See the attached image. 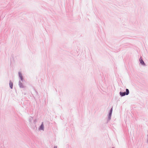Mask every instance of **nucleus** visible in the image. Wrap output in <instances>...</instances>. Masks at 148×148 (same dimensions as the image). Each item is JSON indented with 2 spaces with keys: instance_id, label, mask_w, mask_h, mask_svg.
Segmentation results:
<instances>
[{
  "instance_id": "obj_3",
  "label": "nucleus",
  "mask_w": 148,
  "mask_h": 148,
  "mask_svg": "<svg viewBox=\"0 0 148 148\" xmlns=\"http://www.w3.org/2000/svg\"><path fill=\"white\" fill-rule=\"evenodd\" d=\"M13 83L11 82L10 81V86L11 88H12L13 87Z\"/></svg>"
},
{
  "instance_id": "obj_4",
  "label": "nucleus",
  "mask_w": 148,
  "mask_h": 148,
  "mask_svg": "<svg viewBox=\"0 0 148 148\" xmlns=\"http://www.w3.org/2000/svg\"><path fill=\"white\" fill-rule=\"evenodd\" d=\"M140 61L141 64H144V62L143 61V60L141 58H140Z\"/></svg>"
},
{
  "instance_id": "obj_2",
  "label": "nucleus",
  "mask_w": 148,
  "mask_h": 148,
  "mask_svg": "<svg viewBox=\"0 0 148 148\" xmlns=\"http://www.w3.org/2000/svg\"><path fill=\"white\" fill-rule=\"evenodd\" d=\"M43 128H44V126H43V124L42 123L40 127V129L41 130H43Z\"/></svg>"
},
{
  "instance_id": "obj_5",
  "label": "nucleus",
  "mask_w": 148,
  "mask_h": 148,
  "mask_svg": "<svg viewBox=\"0 0 148 148\" xmlns=\"http://www.w3.org/2000/svg\"><path fill=\"white\" fill-rule=\"evenodd\" d=\"M19 76L20 78L21 79V80H22V79H23V78H22V75L21 74V73H19Z\"/></svg>"
},
{
  "instance_id": "obj_6",
  "label": "nucleus",
  "mask_w": 148,
  "mask_h": 148,
  "mask_svg": "<svg viewBox=\"0 0 148 148\" xmlns=\"http://www.w3.org/2000/svg\"><path fill=\"white\" fill-rule=\"evenodd\" d=\"M126 95H128L129 94V90L128 89H126Z\"/></svg>"
},
{
  "instance_id": "obj_1",
  "label": "nucleus",
  "mask_w": 148,
  "mask_h": 148,
  "mask_svg": "<svg viewBox=\"0 0 148 148\" xmlns=\"http://www.w3.org/2000/svg\"><path fill=\"white\" fill-rule=\"evenodd\" d=\"M120 95L122 96H124L126 94V92H120Z\"/></svg>"
}]
</instances>
